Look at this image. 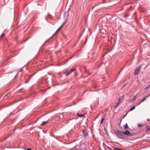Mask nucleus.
<instances>
[{
	"instance_id": "b1692460",
	"label": "nucleus",
	"mask_w": 150,
	"mask_h": 150,
	"mask_svg": "<svg viewBox=\"0 0 150 150\" xmlns=\"http://www.w3.org/2000/svg\"><path fill=\"white\" fill-rule=\"evenodd\" d=\"M149 88V87H146L145 88V90H146V89H148Z\"/></svg>"
},
{
	"instance_id": "a878e982",
	"label": "nucleus",
	"mask_w": 150,
	"mask_h": 150,
	"mask_svg": "<svg viewBox=\"0 0 150 150\" xmlns=\"http://www.w3.org/2000/svg\"><path fill=\"white\" fill-rule=\"evenodd\" d=\"M150 95V94L148 96H147L146 97H148Z\"/></svg>"
},
{
	"instance_id": "9b49d317",
	"label": "nucleus",
	"mask_w": 150,
	"mask_h": 150,
	"mask_svg": "<svg viewBox=\"0 0 150 150\" xmlns=\"http://www.w3.org/2000/svg\"><path fill=\"white\" fill-rule=\"evenodd\" d=\"M120 101H119V100L116 103V105H115V106L114 107V108H115L116 107H117L118 105H119V104L120 103Z\"/></svg>"
},
{
	"instance_id": "a211bd4d",
	"label": "nucleus",
	"mask_w": 150,
	"mask_h": 150,
	"mask_svg": "<svg viewBox=\"0 0 150 150\" xmlns=\"http://www.w3.org/2000/svg\"><path fill=\"white\" fill-rule=\"evenodd\" d=\"M114 150H122L121 149H119L118 148H115L114 149Z\"/></svg>"
},
{
	"instance_id": "6ab92c4d",
	"label": "nucleus",
	"mask_w": 150,
	"mask_h": 150,
	"mask_svg": "<svg viewBox=\"0 0 150 150\" xmlns=\"http://www.w3.org/2000/svg\"><path fill=\"white\" fill-rule=\"evenodd\" d=\"M71 73L69 71L66 74V76H67L69 75Z\"/></svg>"
},
{
	"instance_id": "4468645a",
	"label": "nucleus",
	"mask_w": 150,
	"mask_h": 150,
	"mask_svg": "<svg viewBox=\"0 0 150 150\" xmlns=\"http://www.w3.org/2000/svg\"><path fill=\"white\" fill-rule=\"evenodd\" d=\"M135 108V106H134L133 107H132V108H131L130 110H129V111H132V110H134Z\"/></svg>"
},
{
	"instance_id": "393cba45",
	"label": "nucleus",
	"mask_w": 150,
	"mask_h": 150,
	"mask_svg": "<svg viewBox=\"0 0 150 150\" xmlns=\"http://www.w3.org/2000/svg\"><path fill=\"white\" fill-rule=\"evenodd\" d=\"M27 150H32V149L29 148H28L27 149Z\"/></svg>"
},
{
	"instance_id": "bb28decb",
	"label": "nucleus",
	"mask_w": 150,
	"mask_h": 150,
	"mask_svg": "<svg viewBox=\"0 0 150 150\" xmlns=\"http://www.w3.org/2000/svg\"><path fill=\"white\" fill-rule=\"evenodd\" d=\"M125 116H126V115H124V117H125Z\"/></svg>"
},
{
	"instance_id": "20e7f679",
	"label": "nucleus",
	"mask_w": 150,
	"mask_h": 150,
	"mask_svg": "<svg viewBox=\"0 0 150 150\" xmlns=\"http://www.w3.org/2000/svg\"><path fill=\"white\" fill-rule=\"evenodd\" d=\"M118 137L119 139H124L125 138V136L121 134L120 135L117 136Z\"/></svg>"
},
{
	"instance_id": "aec40b11",
	"label": "nucleus",
	"mask_w": 150,
	"mask_h": 150,
	"mask_svg": "<svg viewBox=\"0 0 150 150\" xmlns=\"http://www.w3.org/2000/svg\"><path fill=\"white\" fill-rule=\"evenodd\" d=\"M150 130V127L147 129L146 130V131H149Z\"/></svg>"
},
{
	"instance_id": "412c9836",
	"label": "nucleus",
	"mask_w": 150,
	"mask_h": 150,
	"mask_svg": "<svg viewBox=\"0 0 150 150\" xmlns=\"http://www.w3.org/2000/svg\"><path fill=\"white\" fill-rule=\"evenodd\" d=\"M141 103H141V102H140L139 103H137V104H136V105L137 106V105H139Z\"/></svg>"
},
{
	"instance_id": "ddd939ff",
	"label": "nucleus",
	"mask_w": 150,
	"mask_h": 150,
	"mask_svg": "<svg viewBox=\"0 0 150 150\" xmlns=\"http://www.w3.org/2000/svg\"><path fill=\"white\" fill-rule=\"evenodd\" d=\"M42 123L41 124V126H42L47 122V121H42Z\"/></svg>"
},
{
	"instance_id": "4be33fe9",
	"label": "nucleus",
	"mask_w": 150,
	"mask_h": 150,
	"mask_svg": "<svg viewBox=\"0 0 150 150\" xmlns=\"http://www.w3.org/2000/svg\"><path fill=\"white\" fill-rule=\"evenodd\" d=\"M62 27L61 26L57 30H58V31H59L61 28Z\"/></svg>"
},
{
	"instance_id": "f257e3e1",
	"label": "nucleus",
	"mask_w": 150,
	"mask_h": 150,
	"mask_svg": "<svg viewBox=\"0 0 150 150\" xmlns=\"http://www.w3.org/2000/svg\"><path fill=\"white\" fill-rule=\"evenodd\" d=\"M141 66H139V67H137L136 69H135L134 73L135 75H137L140 72V70L141 68Z\"/></svg>"
},
{
	"instance_id": "f03ea898",
	"label": "nucleus",
	"mask_w": 150,
	"mask_h": 150,
	"mask_svg": "<svg viewBox=\"0 0 150 150\" xmlns=\"http://www.w3.org/2000/svg\"><path fill=\"white\" fill-rule=\"evenodd\" d=\"M122 134H125L128 136H133V133H131L128 130H126L125 132H122Z\"/></svg>"
},
{
	"instance_id": "dca6fc26",
	"label": "nucleus",
	"mask_w": 150,
	"mask_h": 150,
	"mask_svg": "<svg viewBox=\"0 0 150 150\" xmlns=\"http://www.w3.org/2000/svg\"><path fill=\"white\" fill-rule=\"evenodd\" d=\"M142 125L141 124H138V127H142Z\"/></svg>"
},
{
	"instance_id": "2eb2a0df",
	"label": "nucleus",
	"mask_w": 150,
	"mask_h": 150,
	"mask_svg": "<svg viewBox=\"0 0 150 150\" xmlns=\"http://www.w3.org/2000/svg\"><path fill=\"white\" fill-rule=\"evenodd\" d=\"M58 31V30H57L55 33L51 37V38L53 37L57 33Z\"/></svg>"
},
{
	"instance_id": "9d476101",
	"label": "nucleus",
	"mask_w": 150,
	"mask_h": 150,
	"mask_svg": "<svg viewBox=\"0 0 150 150\" xmlns=\"http://www.w3.org/2000/svg\"><path fill=\"white\" fill-rule=\"evenodd\" d=\"M76 68H73L70 71H69L71 73L72 72H73L75 71L76 70Z\"/></svg>"
},
{
	"instance_id": "39448f33",
	"label": "nucleus",
	"mask_w": 150,
	"mask_h": 150,
	"mask_svg": "<svg viewBox=\"0 0 150 150\" xmlns=\"http://www.w3.org/2000/svg\"><path fill=\"white\" fill-rule=\"evenodd\" d=\"M122 132L123 131H119L117 129H116V132L117 134V136L120 135V134H122Z\"/></svg>"
},
{
	"instance_id": "f8f14e48",
	"label": "nucleus",
	"mask_w": 150,
	"mask_h": 150,
	"mask_svg": "<svg viewBox=\"0 0 150 150\" xmlns=\"http://www.w3.org/2000/svg\"><path fill=\"white\" fill-rule=\"evenodd\" d=\"M137 96H134V98L133 99L131 100V101L132 102L134 101L136 99Z\"/></svg>"
},
{
	"instance_id": "6e6552de",
	"label": "nucleus",
	"mask_w": 150,
	"mask_h": 150,
	"mask_svg": "<svg viewBox=\"0 0 150 150\" xmlns=\"http://www.w3.org/2000/svg\"><path fill=\"white\" fill-rule=\"evenodd\" d=\"M124 95H123L122 96H120L118 100L120 101L122 100H123V98L124 97Z\"/></svg>"
},
{
	"instance_id": "1a4fd4ad",
	"label": "nucleus",
	"mask_w": 150,
	"mask_h": 150,
	"mask_svg": "<svg viewBox=\"0 0 150 150\" xmlns=\"http://www.w3.org/2000/svg\"><path fill=\"white\" fill-rule=\"evenodd\" d=\"M125 129H126L128 128V125L127 123H126L125 125L123 126Z\"/></svg>"
},
{
	"instance_id": "5701e85b",
	"label": "nucleus",
	"mask_w": 150,
	"mask_h": 150,
	"mask_svg": "<svg viewBox=\"0 0 150 150\" xmlns=\"http://www.w3.org/2000/svg\"><path fill=\"white\" fill-rule=\"evenodd\" d=\"M64 24H65V23H63L62 24V25H61V26L62 27V26L64 25Z\"/></svg>"
},
{
	"instance_id": "f3484780",
	"label": "nucleus",
	"mask_w": 150,
	"mask_h": 150,
	"mask_svg": "<svg viewBox=\"0 0 150 150\" xmlns=\"http://www.w3.org/2000/svg\"><path fill=\"white\" fill-rule=\"evenodd\" d=\"M146 97H145L143 100H142L141 101V103H142L143 102H144V101H145V100L146 99Z\"/></svg>"
},
{
	"instance_id": "423d86ee",
	"label": "nucleus",
	"mask_w": 150,
	"mask_h": 150,
	"mask_svg": "<svg viewBox=\"0 0 150 150\" xmlns=\"http://www.w3.org/2000/svg\"><path fill=\"white\" fill-rule=\"evenodd\" d=\"M77 115L79 117H84L85 116V114H79L78 113H77Z\"/></svg>"
},
{
	"instance_id": "7ed1b4c3",
	"label": "nucleus",
	"mask_w": 150,
	"mask_h": 150,
	"mask_svg": "<svg viewBox=\"0 0 150 150\" xmlns=\"http://www.w3.org/2000/svg\"><path fill=\"white\" fill-rule=\"evenodd\" d=\"M82 133L83 134L84 137L85 138L88 137L89 135L88 132L85 130L83 131L82 132Z\"/></svg>"
},
{
	"instance_id": "0eeeda50",
	"label": "nucleus",
	"mask_w": 150,
	"mask_h": 150,
	"mask_svg": "<svg viewBox=\"0 0 150 150\" xmlns=\"http://www.w3.org/2000/svg\"><path fill=\"white\" fill-rule=\"evenodd\" d=\"M104 120H105V116L103 115V116H102L101 117V121L100 122L101 124L103 123V122L104 121Z\"/></svg>"
}]
</instances>
